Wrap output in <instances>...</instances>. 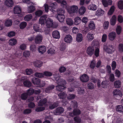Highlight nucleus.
<instances>
[{
    "mask_svg": "<svg viewBox=\"0 0 123 123\" xmlns=\"http://www.w3.org/2000/svg\"><path fill=\"white\" fill-rule=\"evenodd\" d=\"M54 76L58 84L56 87V90L59 91L63 90L66 88L64 86L66 84V82L64 80L60 78L58 74L54 75Z\"/></svg>",
    "mask_w": 123,
    "mask_h": 123,
    "instance_id": "1",
    "label": "nucleus"
},
{
    "mask_svg": "<svg viewBox=\"0 0 123 123\" xmlns=\"http://www.w3.org/2000/svg\"><path fill=\"white\" fill-rule=\"evenodd\" d=\"M64 10L62 9H58L57 10V15L56 17L60 22H62L64 20L65 18L64 15Z\"/></svg>",
    "mask_w": 123,
    "mask_h": 123,
    "instance_id": "2",
    "label": "nucleus"
},
{
    "mask_svg": "<svg viewBox=\"0 0 123 123\" xmlns=\"http://www.w3.org/2000/svg\"><path fill=\"white\" fill-rule=\"evenodd\" d=\"M45 9L46 12H48L49 9L51 11L54 12L55 11V9L57 7V4L56 3H51L49 5V6L46 4L44 5Z\"/></svg>",
    "mask_w": 123,
    "mask_h": 123,
    "instance_id": "3",
    "label": "nucleus"
},
{
    "mask_svg": "<svg viewBox=\"0 0 123 123\" xmlns=\"http://www.w3.org/2000/svg\"><path fill=\"white\" fill-rule=\"evenodd\" d=\"M95 42L93 41L91 45L88 47L87 48L86 52L87 54L90 56L92 55L94 53L95 48Z\"/></svg>",
    "mask_w": 123,
    "mask_h": 123,
    "instance_id": "4",
    "label": "nucleus"
},
{
    "mask_svg": "<svg viewBox=\"0 0 123 123\" xmlns=\"http://www.w3.org/2000/svg\"><path fill=\"white\" fill-rule=\"evenodd\" d=\"M78 6L75 5H73L70 6L67 9L68 12L71 14L74 13H76L78 12Z\"/></svg>",
    "mask_w": 123,
    "mask_h": 123,
    "instance_id": "5",
    "label": "nucleus"
},
{
    "mask_svg": "<svg viewBox=\"0 0 123 123\" xmlns=\"http://www.w3.org/2000/svg\"><path fill=\"white\" fill-rule=\"evenodd\" d=\"M80 80L83 82H86L89 80V77L86 74H83L80 77Z\"/></svg>",
    "mask_w": 123,
    "mask_h": 123,
    "instance_id": "6",
    "label": "nucleus"
},
{
    "mask_svg": "<svg viewBox=\"0 0 123 123\" xmlns=\"http://www.w3.org/2000/svg\"><path fill=\"white\" fill-rule=\"evenodd\" d=\"M46 25L47 27H52L53 25V21L52 19L50 18H48L46 20Z\"/></svg>",
    "mask_w": 123,
    "mask_h": 123,
    "instance_id": "7",
    "label": "nucleus"
},
{
    "mask_svg": "<svg viewBox=\"0 0 123 123\" xmlns=\"http://www.w3.org/2000/svg\"><path fill=\"white\" fill-rule=\"evenodd\" d=\"M102 4L105 7H107L109 5H111L112 3V0H101Z\"/></svg>",
    "mask_w": 123,
    "mask_h": 123,
    "instance_id": "8",
    "label": "nucleus"
},
{
    "mask_svg": "<svg viewBox=\"0 0 123 123\" xmlns=\"http://www.w3.org/2000/svg\"><path fill=\"white\" fill-rule=\"evenodd\" d=\"M43 38V37L41 35H38L36 36L35 37V42L37 44H39L41 43Z\"/></svg>",
    "mask_w": 123,
    "mask_h": 123,
    "instance_id": "9",
    "label": "nucleus"
},
{
    "mask_svg": "<svg viewBox=\"0 0 123 123\" xmlns=\"http://www.w3.org/2000/svg\"><path fill=\"white\" fill-rule=\"evenodd\" d=\"M65 42L67 43H70L73 41V38L70 35H66L64 38Z\"/></svg>",
    "mask_w": 123,
    "mask_h": 123,
    "instance_id": "10",
    "label": "nucleus"
},
{
    "mask_svg": "<svg viewBox=\"0 0 123 123\" xmlns=\"http://www.w3.org/2000/svg\"><path fill=\"white\" fill-rule=\"evenodd\" d=\"M113 94L115 97H118L120 98L122 96V93L120 91L115 89L113 92Z\"/></svg>",
    "mask_w": 123,
    "mask_h": 123,
    "instance_id": "11",
    "label": "nucleus"
},
{
    "mask_svg": "<svg viewBox=\"0 0 123 123\" xmlns=\"http://www.w3.org/2000/svg\"><path fill=\"white\" fill-rule=\"evenodd\" d=\"M108 37L109 39L111 41L114 40L116 37V34L114 32H112L108 34Z\"/></svg>",
    "mask_w": 123,
    "mask_h": 123,
    "instance_id": "12",
    "label": "nucleus"
},
{
    "mask_svg": "<svg viewBox=\"0 0 123 123\" xmlns=\"http://www.w3.org/2000/svg\"><path fill=\"white\" fill-rule=\"evenodd\" d=\"M103 49L106 52L108 53L111 54L113 52L112 47L110 46L104 45Z\"/></svg>",
    "mask_w": 123,
    "mask_h": 123,
    "instance_id": "13",
    "label": "nucleus"
},
{
    "mask_svg": "<svg viewBox=\"0 0 123 123\" xmlns=\"http://www.w3.org/2000/svg\"><path fill=\"white\" fill-rule=\"evenodd\" d=\"M80 113V111L77 108L74 109L73 111V113H69L68 115L73 117L74 115H79Z\"/></svg>",
    "mask_w": 123,
    "mask_h": 123,
    "instance_id": "14",
    "label": "nucleus"
},
{
    "mask_svg": "<svg viewBox=\"0 0 123 123\" xmlns=\"http://www.w3.org/2000/svg\"><path fill=\"white\" fill-rule=\"evenodd\" d=\"M43 13V11L40 10H38L36 11L35 12V16L33 19V20H37L38 17H39L41 16Z\"/></svg>",
    "mask_w": 123,
    "mask_h": 123,
    "instance_id": "15",
    "label": "nucleus"
},
{
    "mask_svg": "<svg viewBox=\"0 0 123 123\" xmlns=\"http://www.w3.org/2000/svg\"><path fill=\"white\" fill-rule=\"evenodd\" d=\"M105 11L101 8H98L96 11L95 15L97 16H100L103 15L105 13Z\"/></svg>",
    "mask_w": 123,
    "mask_h": 123,
    "instance_id": "16",
    "label": "nucleus"
},
{
    "mask_svg": "<svg viewBox=\"0 0 123 123\" xmlns=\"http://www.w3.org/2000/svg\"><path fill=\"white\" fill-rule=\"evenodd\" d=\"M37 49L39 53L43 54L46 51V48L44 46L40 45L38 47Z\"/></svg>",
    "mask_w": 123,
    "mask_h": 123,
    "instance_id": "17",
    "label": "nucleus"
},
{
    "mask_svg": "<svg viewBox=\"0 0 123 123\" xmlns=\"http://www.w3.org/2000/svg\"><path fill=\"white\" fill-rule=\"evenodd\" d=\"M14 12L15 14H19L21 12V9L20 6H15L14 9Z\"/></svg>",
    "mask_w": 123,
    "mask_h": 123,
    "instance_id": "18",
    "label": "nucleus"
},
{
    "mask_svg": "<svg viewBox=\"0 0 123 123\" xmlns=\"http://www.w3.org/2000/svg\"><path fill=\"white\" fill-rule=\"evenodd\" d=\"M5 4L7 7H10L12 6L13 2L12 0H6Z\"/></svg>",
    "mask_w": 123,
    "mask_h": 123,
    "instance_id": "19",
    "label": "nucleus"
},
{
    "mask_svg": "<svg viewBox=\"0 0 123 123\" xmlns=\"http://www.w3.org/2000/svg\"><path fill=\"white\" fill-rule=\"evenodd\" d=\"M94 38V35L93 34L90 32L88 33L86 36V40L89 41L92 40Z\"/></svg>",
    "mask_w": 123,
    "mask_h": 123,
    "instance_id": "20",
    "label": "nucleus"
},
{
    "mask_svg": "<svg viewBox=\"0 0 123 123\" xmlns=\"http://www.w3.org/2000/svg\"><path fill=\"white\" fill-rule=\"evenodd\" d=\"M47 17L46 15H43L42 17H41L40 18L39 20V24H41L42 25L44 24L45 20H46V18Z\"/></svg>",
    "mask_w": 123,
    "mask_h": 123,
    "instance_id": "21",
    "label": "nucleus"
},
{
    "mask_svg": "<svg viewBox=\"0 0 123 123\" xmlns=\"http://www.w3.org/2000/svg\"><path fill=\"white\" fill-rule=\"evenodd\" d=\"M88 8L90 10L95 11L97 9V7L95 5L92 4L88 5Z\"/></svg>",
    "mask_w": 123,
    "mask_h": 123,
    "instance_id": "22",
    "label": "nucleus"
},
{
    "mask_svg": "<svg viewBox=\"0 0 123 123\" xmlns=\"http://www.w3.org/2000/svg\"><path fill=\"white\" fill-rule=\"evenodd\" d=\"M31 81L34 84L37 85L38 86L40 83V80L39 79L33 78L31 79Z\"/></svg>",
    "mask_w": 123,
    "mask_h": 123,
    "instance_id": "23",
    "label": "nucleus"
},
{
    "mask_svg": "<svg viewBox=\"0 0 123 123\" xmlns=\"http://www.w3.org/2000/svg\"><path fill=\"white\" fill-rule=\"evenodd\" d=\"M64 111L63 108H57L56 110L54 111V114L57 115L60 114Z\"/></svg>",
    "mask_w": 123,
    "mask_h": 123,
    "instance_id": "24",
    "label": "nucleus"
},
{
    "mask_svg": "<svg viewBox=\"0 0 123 123\" xmlns=\"http://www.w3.org/2000/svg\"><path fill=\"white\" fill-rule=\"evenodd\" d=\"M53 37L55 38L59 39L60 38V34L58 31L56 30L54 31L52 33Z\"/></svg>",
    "mask_w": 123,
    "mask_h": 123,
    "instance_id": "25",
    "label": "nucleus"
},
{
    "mask_svg": "<svg viewBox=\"0 0 123 123\" xmlns=\"http://www.w3.org/2000/svg\"><path fill=\"white\" fill-rule=\"evenodd\" d=\"M86 11V9L85 7L82 6L79 10V13L80 15H82L84 14Z\"/></svg>",
    "mask_w": 123,
    "mask_h": 123,
    "instance_id": "26",
    "label": "nucleus"
},
{
    "mask_svg": "<svg viewBox=\"0 0 123 123\" xmlns=\"http://www.w3.org/2000/svg\"><path fill=\"white\" fill-rule=\"evenodd\" d=\"M33 29L37 32H42L43 31L42 29L39 28V25L36 24H34L33 26Z\"/></svg>",
    "mask_w": 123,
    "mask_h": 123,
    "instance_id": "27",
    "label": "nucleus"
},
{
    "mask_svg": "<svg viewBox=\"0 0 123 123\" xmlns=\"http://www.w3.org/2000/svg\"><path fill=\"white\" fill-rule=\"evenodd\" d=\"M31 6H29L27 8V12L28 13H32L35 10V8L34 6L32 5L31 4H30Z\"/></svg>",
    "mask_w": 123,
    "mask_h": 123,
    "instance_id": "28",
    "label": "nucleus"
},
{
    "mask_svg": "<svg viewBox=\"0 0 123 123\" xmlns=\"http://www.w3.org/2000/svg\"><path fill=\"white\" fill-rule=\"evenodd\" d=\"M88 27L90 30L94 29L95 28V25L94 22L92 21H90Z\"/></svg>",
    "mask_w": 123,
    "mask_h": 123,
    "instance_id": "29",
    "label": "nucleus"
},
{
    "mask_svg": "<svg viewBox=\"0 0 123 123\" xmlns=\"http://www.w3.org/2000/svg\"><path fill=\"white\" fill-rule=\"evenodd\" d=\"M82 35L80 33H78L77 35L76 40V41L79 42H81L83 40Z\"/></svg>",
    "mask_w": 123,
    "mask_h": 123,
    "instance_id": "30",
    "label": "nucleus"
},
{
    "mask_svg": "<svg viewBox=\"0 0 123 123\" xmlns=\"http://www.w3.org/2000/svg\"><path fill=\"white\" fill-rule=\"evenodd\" d=\"M54 87L55 86L53 85H50L45 89V91L46 93L50 92L54 88Z\"/></svg>",
    "mask_w": 123,
    "mask_h": 123,
    "instance_id": "31",
    "label": "nucleus"
},
{
    "mask_svg": "<svg viewBox=\"0 0 123 123\" xmlns=\"http://www.w3.org/2000/svg\"><path fill=\"white\" fill-rule=\"evenodd\" d=\"M55 47L51 48L48 50V53L51 55L55 54Z\"/></svg>",
    "mask_w": 123,
    "mask_h": 123,
    "instance_id": "32",
    "label": "nucleus"
},
{
    "mask_svg": "<svg viewBox=\"0 0 123 123\" xmlns=\"http://www.w3.org/2000/svg\"><path fill=\"white\" fill-rule=\"evenodd\" d=\"M81 22V19L79 17H77L74 19V24L76 25H79Z\"/></svg>",
    "mask_w": 123,
    "mask_h": 123,
    "instance_id": "33",
    "label": "nucleus"
},
{
    "mask_svg": "<svg viewBox=\"0 0 123 123\" xmlns=\"http://www.w3.org/2000/svg\"><path fill=\"white\" fill-rule=\"evenodd\" d=\"M12 24V21L11 19H8L6 20L5 23V26L7 27H9L11 26Z\"/></svg>",
    "mask_w": 123,
    "mask_h": 123,
    "instance_id": "34",
    "label": "nucleus"
},
{
    "mask_svg": "<svg viewBox=\"0 0 123 123\" xmlns=\"http://www.w3.org/2000/svg\"><path fill=\"white\" fill-rule=\"evenodd\" d=\"M116 20V17L115 15L113 16L110 20V23L111 25H115Z\"/></svg>",
    "mask_w": 123,
    "mask_h": 123,
    "instance_id": "35",
    "label": "nucleus"
},
{
    "mask_svg": "<svg viewBox=\"0 0 123 123\" xmlns=\"http://www.w3.org/2000/svg\"><path fill=\"white\" fill-rule=\"evenodd\" d=\"M32 18V15L31 14H29L26 15L24 17V20L27 21L30 20Z\"/></svg>",
    "mask_w": 123,
    "mask_h": 123,
    "instance_id": "36",
    "label": "nucleus"
},
{
    "mask_svg": "<svg viewBox=\"0 0 123 123\" xmlns=\"http://www.w3.org/2000/svg\"><path fill=\"white\" fill-rule=\"evenodd\" d=\"M35 66L37 67H40L42 65V63L40 61H37L34 62Z\"/></svg>",
    "mask_w": 123,
    "mask_h": 123,
    "instance_id": "37",
    "label": "nucleus"
},
{
    "mask_svg": "<svg viewBox=\"0 0 123 123\" xmlns=\"http://www.w3.org/2000/svg\"><path fill=\"white\" fill-rule=\"evenodd\" d=\"M24 85L25 86L29 87L31 85V83L29 80H26L23 82Z\"/></svg>",
    "mask_w": 123,
    "mask_h": 123,
    "instance_id": "38",
    "label": "nucleus"
},
{
    "mask_svg": "<svg viewBox=\"0 0 123 123\" xmlns=\"http://www.w3.org/2000/svg\"><path fill=\"white\" fill-rule=\"evenodd\" d=\"M17 41L16 39L14 38H12L9 41V44L12 46L15 45L17 43Z\"/></svg>",
    "mask_w": 123,
    "mask_h": 123,
    "instance_id": "39",
    "label": "nucleus"
},
{
    "mask_svg": "<svg viewBox=\"0 0 123 123\" xmlns=\"http://www.w3.org/2000/svg\"><path fill=\"white\" fill-rule=\"evenodd\" d=\"M47 102V99L46 98H43L41 100L38 102V105L42 106L44 104Z\"/></svg>",
    "mask_w": 123,
    "mask_h": 123,
    "instance_id": "40",
    "label": "nucleus"
},
{
    "mask_svg": "<svg viewBox=\"0 0 123 123\" xmlns=\"http://www.w3.org/2000/svg\"><path fill=\"white\" fill-rule=\"evenodd\" d=\"M121 82L119 80H117L114 82V86L116 88H118L121 86Z\"/></svg>",
    "mask_w": 123,
    "mask_h": 123,
    "instance_id": "41",
    "label": "nucleus"
},
{
    "mask_svg": "<svg viewBox=\"0 0 123 123\" xmlns=\"http://www.w3.org/2000/svg\"><path fill=\"white\" fill-rule=\"evenodd\" d=\"M96 63V61L94 60L91 61L90 65V68L92 69H94Z\"/></svg>",
    "mask_w": 123,
    "mask_h": 123,
    "instance_id": "42",
    "label": "nucleus"
},
{
    "mask_svg": "<svg viewBox=\"0 0 123 123\" xmlns=\"http://www.w3.org/2000/svg\"><path fill=\"white\" fill-rule=\"evenodd\" d=\"M27 25V23L25 22H21L19 25L20 28L21 29H23L26 27Z\"/></svg>",
    "mask_w": 123,
    "mask_h": 123,
    "instance_id": "43",
    "label": "nucleus"
},
{
    "mask_svg": "<svg viewBox=\"0 0 123 123\" xmlns=\"http://www.w3.org/2000/svg\"><path fill=\"white\" fill-rule=\"evenodd\" d=\"M67 23L68 25H72L74 23L73 21L71 18H68L66 20Z\"/></svg>",
    "mask_w": 123,
    "mask_h": 123,
    "instance_id": "44",
    "label": "nucleus"
},
{
    "mask_svg": "<svg viewBox=\"0 0 123 123\" xmlns=\"http://www.w3.org/2000/svg\"><path fill=\"white\" fill-rule=\"evenodd\" d=\"M109 25V22L108 21H105L103 24V27L104 29H108Z\"/></svg>",
    "mask_w": 123,
    "mask_h": 123,
    "instance_id": "45",
    "label": "nucleus"
},
{
    "mask_svg": "<svg viewBox=\"0 0 123 123\" xmlns=\"http://www.w3.org/2000/svg\"><path fill=\"white\" fill-rule=\"evenodd\" d=\"M95 47V49L94 54L96 57H98L99 56V47Z\"/></svg>",
    "mask_w": 123,
    "mask_h": 123,
    "instance_id": "46",
    "label": "nucleus"
},
{
    "mask_svg": "<svg viewBox=\"0 0 123 123\" xmlns=\"http://www.w3.org/2000/svg\"><path fill=\"white\" fill-rule=\"evenodd\" d=\"M66 95V94L64 92H61L58 94V96L60 98L63 99L65 98Z\"/></svg>",
    "mask_w": 123,
    "mask_h": 123,
    "instance_id": "47",
    "label": "nucleus"
},
{
    "mask_svg": "<svg viewBox=\"0 0 123 123\" xmlns=\"http://www.w3.org/2000/svg\"><path fill=\"white\" fill-rule=\"evenodd\" d=\"M34 93V90L32 88H30L27 91V94L28 95H31Z\"/></svg>",
    "mask_w": 123,
    "mask_h": 123,
    "instance_id": "48",
    "label": "nucleus"
},
{
    "mask_svg": "<svg viewBox=\"0 0 123 123\" xmlns=\"http://www.w3.org/2000/svg\"><path fill=\"white\" fill-rule=\"evenodd\" d=\"M115 7L114 6H112L110 8V9L108 12V14L109 15H112L114 12Z\"/></svg>",
    "mask_w": 123,
    "mask_h": 123,
    "instance_id": "49",
    "label": "nucleus"
},
{
    "mask_svg": "<svg viewBox=\"0 0 123 123\" xmlns=\"http://www.w3.org/2000/svg\"><path fill=\"white\" fill-rule=\"evenodd\" d=\"M119 51L121 52H123V44L122 43L119 44L118 46Z\"/></svg>",
    "mask_w": 123,
    "mask_h": 123,
    "instance_id": "50",
    "label": "nucleus"
},
{
    "mask_svg": "<svg viewBox=\"0 0 123 123\" xmlns=\"http://www.w3.org/2000/svg\"><path fill=\"white\" fill-rule=\"evenodd\" d=\"M74 84H72L71 85V87L68 88V91L69 92H73L74 91V89L76 87L74 86Z\"/></svg>",
    "mask_w": 123,
    "mask_h": 123,
    "instance_id": "51",
    "label": "nucleus"
},
{
    "mask_svg": "<svg viewBox=\"0 0 123 123\" xmlns=\"http://www.w3.org/2000/svg\"><path fill=\"white\" fill-rule=\"evenodd\" d=\"M122 28L119 25L117 26L116 29V32L118 35L120 34Z\"/></svg>",
    "mask_w": 123,
    "mask_h": 123,
    "instance_id": "52",
    "label": "nucleus"
},
{
    "mask_svg": "<svg viewBox=\"0 0 123 123\" xmlns=\"http://www.w3.org/2000/svg\"><path fill=\"white\" fill-rule=\"evenodd\" d=\"M27 96L28 95L26 93H23L21 95V98L22 99L25 100L27 98Z\"/></svg>",
    "mask_w": 123,
    "mask_h": 123,
    "instance_id": "53",
    "label": "nucleus"
},
{
    "mask_svg": "<svg viewBox=\"0 0 123 123\" xmlns=\"http://www.w3.org/2000/svg\"><path fill=\"white\" fill-rule=\"evenodd\" d=\"M108 84V82L107 81H103L101 84V86L103 88H106Z\"/></svg>",
    "mask_w": 123,
    "mask_h": 123,
    "instance_id": "54",
    "label": "nucleus"
},
{
    "mask_svg": "<svg viewBox=\"0 0 123 123\" xmlns=\"http://www.w3.org/2000/svg\"><path fill=\"white\" fill-rule=\"evenodd\" d=\"M118 6V8L120 9H123V1H119Z\"/></svg>",
    "mask_w": 123,
    "mask_h": 123,
    "instance_id": "55",
    "label": "nucleus"
},
{
    "mask_svg": "<svg viewBox=\"0 0 123 123\" xmlns=\"http://www.w3.org/2000/svg\"><path fill=\"white\" fill-rule=\"evenodd\" d=\"M107 38V35L105 34H104L102 36L101 41L102 42H106Z\"/></svg>",
    "mask_w": 123,
    "mask_h": 123,
    "instance_id": "56",
    "label": "nucleus"
},
{
    "mask_svg": "<svg viewBox=\"0 0 123 123\" xmlns=\"http://www.w3.org/2000/svg\"><path fill=\"white\" fill-rule=\"evenodd\" d=\"M43 75L47 76H50L52 75V73L50 72L45 71L43 73Z\"/></svg>",
    "mask_w": 123,
    "mask_h": 123,
    "instance_id": "57",
    "label": "nucleus"
},
{
    "mask_svg": "<svg viewBox=\"0 0 123 123\" xmlns=\"http://www.w3.org/2000/svg\"><path fill=\"white\" fill-rule=\"evenodd\" d=\"M35 76L39 78H41L43 76V74L41 73H36L35 74Z\"/></svg>",
    "mask_w": 123,
    "mask_h": 123,
    "instance_id": "58",
    "label": "nucleus"
},
{
    "mask_svg": "<svg viewBox=\"0 0 123 123\" xmlns=\"http://www.w3.org/2000/svg\"><path fill=\"white\" fill-rule=\"evenodd\" d=\"M60 3H61V5L62 7L65 8L67 7V3L65 1L63 0L62 1V0H61V2Z\"/></svg>",
    "mask_w": 123,
    "mask_h": 123,
    "instance_id": "59",
    "label": "nucleus"
},
{
    "mask_svg": "<svg viewBox=\"0 0 123 123\" xmlns=\"http://www.w3.org/2000/svg\"><path fill=\"white\" fill-rule=\"evenodd\" d=\"M77 91L78 93L80 94H81L84 92V90L82 88L79 87L78 88Z\"/></svg>",
    "mask_w": 123,
    "mask_h": 123,
    "instance_id": "60",
    "label": "nucleus"
},
{
    "mask_svg": "<svg viewBox=\"0 0 123 123\" xmlns=\"http://www.w3.org/2000/svg\"><path fill=\"white\" fill-rule=\"evenodd\" d=\"M26 74L27 75H29L33 73V71L31 69H27L26 70Z\"/></svg>",
    "mask_w": 123,
    "mask_h": 123,
    "instance_id": "61",
    "label": "nucleus"
},
{
    "mask_svg": "<svg viewBox=\"0 0 123 123\" xmlns=\"http://www.w3.org/2000/svg\"><path fill=\"white\" fill-rule=\"evenodd\" d=\"M81 20L82 23L86 24L88 22V19L87 17L85 16L83 17Z\"/></svg>",
    "mask_w": 123,
    "mask_h": 123,
    "instance_id": "62",
    "label": "nucleus"
},
{
    "mask_svg": "<svg viewBox=\"0 0 123 123\" xmlns=\"http://www.w3.org/2000/svg\"><path fill=\"white\" fill-rule=\"evenodd\" d=\"M75 97V96L74 94H70L68 96L67 98L68 99H74Z\"/></svg>",
    "mask_w": 123,
    "mask_h": 123,
    "instance_id": "63",
    "label": "nucleus"
},
{
    "mask_svg": "<svg viewBox=\"0 0 123 123\" xmlns=\"http://www.w3.org/2000/svg\"><path fill=\"white\" fill-rule=\"evenodd\" d=\"M115 74L116 76L119 77L120 76L121 72L118 70H116L115 72Z\"/></svg>",
    "mask_w": 123,
    "mask_h": 123,
    "instance_id": "64",
    "label": "nucleus"
}]
</instances>
